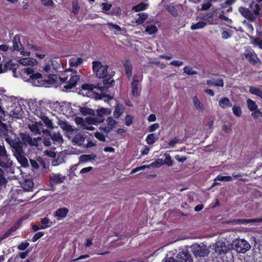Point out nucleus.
I'll use <instances>...</instances> for the list:
<instances>
[{"mask_svg": "<svg viewBox=\"0 0 262 262\" xmlns=\"http://www.w3.org/2000/svg\"><path fill=\"white\" fill-rule=\"evenodd\" d=\"M20 140L17 141V146L21 147L23 145H30L32 146H37L38 140L39 138H32L30 135L27 133H21L19 134Z\"/></svg>", "mask_w": 262, "mask_h": 262, "instance_id": "obj_7", "label": "nucleus"}, {"mask_svg": "<svg viewBox=\"0 0 262 262\" xmlns=\"http://www.w3.org/2000/svg\"><path fill=\"white\" fill-rule=\"evenodd\" d=\"M3 102H10L14 104V107L12 108L9 112V115L13 118H20L23 115V110L19 104L17 102V100L16 97L14 96L8 97L3 98Z\"/></svg>", "mask_w": 262, "mask_h": 262, "instance_id": "obj_3", "label": "nucleus"}, {"mask_svg": "<svg viewBox=\"0 0 262 262\" xmlns=\"http://www.w3.org/2000/svg\"><path fill=\"white\" fill-rule=\"evenodd\" d=\"M59 79L61 82L66 83V84L64 86V89L67 91L76 85L79 79V77L76 75H73L71 71L67 70L62 74L59 77Z\"/></svg>", "mask_w": 262, "mask_h": 262, "instance_id": "obj_2", "label": "nucleus"}, {"mask_svg": "<svg viewBox=\"0 0 262 262\" xmlns=\"http://www.w3.org/2000/svg\"><path fill=\"white\" fill-rule=\"evenodd\" d=\"M9 155L7 153L6 150L4 146L0 145V158H2L3 159L6 158L7 156Z\"/></svg>", "mask_w": 262, "mask_h": 262, "instance_id": "obj_55", "label": "nucleus"}, {"mask_svg": "<svg viewBox=\"0 0 262 262\" xmlns=\"http://www.w3.org/2000/svg\"><path fill=\"white\" fill-rule=\"evenodd\" d=\"M124 107L122 105L118 104L116 105L114 113V116L115 118H118L123 113Z\"/></svg>", "mask_w": 262, "mask_h": 262, "instance_id": "obj_37", "label": "nucleus"}, {"mask_svg": "<svg viewBox=\"0 0 262 262\" xmlns=\"http://www.w3.org/2000/svg\"><path fill=\"white\" fill-rule=\"evenodd\" d=\"M92 64L93 71L97 77L101 78L106 76L107 73L106 66L102 65L101 62L98 61H93Z\"/></svg>", "mask_w": 262, "mask_h": 262, "instance_id": "obj_8", "label": "nucleus"}, {"mask_svg": "<svg viewBox=\"0 0 262 262\" xmlns=\"http://www.w3.org/2000/svg\"><path fill=\"white\" fill-rule=\"evenodd\" d=\"M93 117H86L85 120L80 118H76L75 121L76 123L81 124L83 128L88 130H92L94 129V127L92 126L93 124H96L97 123H93L91 122L90 119Z\"/></svg>", "mask_w": 262, "mask_h": 262, "instance_id": "obj_13", "label": "nucleus"}, {"mask_svg": "<svg viewBox=\"0 0 262 262\" xmlns=\"http://www.w3.org/2000/svg\"><path fill=\"white\" fill-rule=\"evenodd\" d=\"M142 79V75L140 74L139 75H135L133 79V81L131 84L138 85L140 81Z\"/></svg>", "mask_w": 262, "mask_h": 262, "instance_id": "obj_53", "label": "nucleus"}, {"mask_svg": "<svg viewBox=\"0 0 262 262\" xmlns=\"http://www.w3.org/2000/svg\"><path fill=\"white\" fill-rule=\"evenodd\" d=\"M101 5L102 6V10L103 12H106V11H109L112 7V4L105 3H102Z\"/></svg>", "mask_w": 262, "mask_h": 262, "instance_id": "obj_58", "label": "nucleus"}, {"mask_svg": "<svg viewBox=\"0 0 262 262\" xmlns=\"http://www.w3.org/2000/svg\"><path fill=\"white\" fill-rule=\"evenodd\" d=\"M166 9L173 16H177L178 12L175 7L172 5H169L167 6Z\"/></svg>", "mask_w": 262, "mask_h": 262, "instance_id": "obj_49", "label": "nucleus"}, {"mask_svg": "<svg viewBox=\"0 0 262 262\" xmlns=\"http://www.w3.org/2000/svg\"><path fill=\"white\" fill-rule=\"evenodd\" d=\"M20 77L24 81L31 83L34 86H41L43 85L42 75L38 72L35 73L32 68H26L21 70Z\"/></svg>", "mask_w": 262, "mask_h": 262, "instance_id": "obj_1", "label": "nucleus"}, {"mask_svg": "<svg viewBox=\"0 0 262 262\" xmlns=\"http://www.w3.org/2000/svg\"><path fill=\"white\" fill-rule=\"evenodd\" d=\"M66 179V177L60 173H52L50 176V182L55 185L62 183Z\"/></svg>", "mask_w": 262, "mask_h": 262, "instance_id": "obj_17", "label": "nucleus"}, {"mask_svg": "<svg viewBox=\"0 0 262 262\" xmlns=\"http://www.w3.org/2000/svg\"><path fill=\"white\" fill-rule=\"evenodd\" d=\"M68 212L69 210L66 208H59L55 212L54 216L57 217L58 220H60L65 217Z\"/></svg>", "mask_w": 262, "mask_h": 262, "instance_id": "obj_22", "label": "nucleus"}, {"mask_svg": "<svg viewBox=\"0 0 262 262\" xmlns=\"http://www.w3.org/2000/svg\"><path fill=\"white\" fill-rule=\"evenodd\" d=\"M131 88L132 94L135 96H138L139 95L138 85L131 84Z\"/></svg>", "mask_w": 262, "mask_h": 262, "instance_id": "obj_56", "label": "nucleus"}, {"mask_svg": "<svg viewBox=\"0 0 262 262\" xmlns=\"http://www.w3.org/2000/svg\"><path fill=\"white\" fill-rule=\"evenodd\" d=\"M251 8L252 11L245 7H241L238 8V11L244 17L253 21L255 20L256 16L259 14L260 8L258 4H255L253 6H251Z\"/></svg>", "mask_w": 262, "mask_h": 262, "instance_id": "obj_4", "label": "nucleus"}, {"mask_svg": "<svg viewBox=\"0 0 262 262\" xmlns=\"http://www.w3.org/2000/svg\"><path fill=\"white\" fill-rule=\"evenodd\" d=\"M249 92L250 94L256 95L262 99V89L253 86H249Z\"/></svg>", "mask_w": 262, "mask_h": 262, "instance_id": "obj_26", "label": "nucleus"}, {"mask_svg": "<svg viewBox=\"0 0 262 262\" xmlns=\"http://www.w3.org/2000/svg\"><path fill=\"white\" fill-rule=\"evenodd\" d=\"M262 221L261 219H238L235 220L234 223L246 224L251 222H260Z\"/></svg>", "mask_w": 262, "mask_h": 262, "instance_id": "obj_40", "label": "nucleus"}, {"mask_svg": "<svg viewBox=\"0 0 262 262\" xmlns=\"http://www.w3.org/2000/svg\"><path fill=\"white\" fill-rule=\"evenodd\" d=\"M42 126L41 123L37 122L28 125L29 128L34 134H40L41 132Z\"/></svg>", "mask_w": 262, "mask_h": 262, "instance_id": "obj_19", "label": "nucleus"}, {"mask_svg": "<svg viewBox=\"0 0 262 262\" xmlns=\"http://www.w3.org/2000/svg\"><path fill=\"white\" fill-rule=\"evenodd\" d=\"M245 58L249 60V61L253 64L256 63L258 61V58L254 51L252 49H248L245 50L244 53Z\"/></svg>", "mask_w": 262, "mask_h": 262, "instance_id": "obj_15", "label": "nucleus"}, {"mask_svg": "<svg viewBox=\"0 0 262 262\" xmlns=\"http://www.w3.org/2000/svg\"><path fill=\"white\" fill-rule=\"evenodd\" d=\"M52 68V67L51 62L49 61L48 62L45 63L43 66V70L46 72H51Z\"/></svg>", "mask_w": 262, "mask_h": 262, "instance_id": "obj_59", "label": "nucleus"}, {"mask_svg": "<svg viewBox=\"0 0 262 262\" xmlns=\"http://www.w3.org/2000/svg\"><path fill=\"white\" fill-rule=\"evenodd\" d=\"M192 102L195 108L201 111H203L204 110V105L201 102L196 96H193L192 97Z\"/></svg>", "mask_w": 262, "mask_h": 262, "instance_id": "obj_28", "label": "nucleus"}, {"mask_svg": "<svg viewBox=\"0 0 262 262\" xmlns=\"http://www.w3.org/2000/svg\"><path fill=\"white\" fill-rule=\"evenodd\" d=\"M95 137L101 141H104L105 140V136L99 132H96L95 134Z\"/></svg>", "mask_w": 262, "mask_h": 262, "instance_id": "obj_62", "label": "nucleus"}, {"mask_svg": "<svg viewBox=\"0 0 262 262\" xmlns=\"http://www.w3.org/2000/svg\"><path fill=\"white\" fill-rule=\"evenodd\" d=\"M214 252L218 255L225 254L230 249V245H226L225 244L221 241L216 242L213 245Z\"/></svg>", "mask_w": 262, "mask_h": 262, "instance_id": "obj_11", "label": "nucleus"}, {"mask_svg": "<svg viewBox=\"0 0 262 262\" xmlns=\"http://www.w3.org/2000/svg\"><path fill=\"white\" fill-rule=\"evenodd\" d=\"M191 250L196 257H204L207 255L208 251L204 245L194 244L191 246Z\"/></svg>", "mask_w": 262, "mask_h": 262, "instance_id": "obj_10", "label": "nucleus"}, {"mask_svg": "<svg viewBox=\"0 0 262 262\" xmlns=\"http://www.w3.org/2000/svg\"><path fill=\"white\" fill-rule=\"evenodd\" d=\"M17 61L24 66H33L37 63L36 59L30 57L20 58L17 60Z\"/></svg>", "mask_w": 262, "mask_h": 262, "instance_id": "obj_18", "label": "nucleus"}, {"mask_svg": "<svg viewBox=\"0 0 262 262\" xmlns=\"http://www.w3.org/2000/svg\"><path fill=\"white\" fill-rule=\"evenodd\" d=\"M179 262H192L191 256L187 252H180L176 257Z\"/></svg>", "mask_w": 262, "mask_h": 262, "instance_id": "obj_16", "label": "nucleus"}, {"mask_svg": "<svg viewBox=\"0 0 262 262\" xmlns=\"http://www.w3.org/2000/svg\"><path fill=\"white\" fill-rule=\"evenodd\" d=\"M52 68L57 70L60 68L61 62L58 58H52L50 60Z\"/></svg>", "mask_w": 262, "mask_h": 262, "instance_id": "obj_36", "label": "nucleus"}, {"mask_svg": "<svg viewBox=\"0 0 262 262\" xmlns=\"http://www.w3.org/2000/svg\"><path fill=\"white\" fill-rule=\"evenodd\" d=\"M33 186L34 183L31 180H26L23 184V188L27 191H32Z\"/></svg>", "mask_w": 262, "mask_h": 262, "instance_id": "obj_34", "label": "nucleus"}, {"mask_svg": "<svg viewBox=\"0 0 262 262\" xmlns=\"http://www.w3.org/2000/svg\"><path fill=\"white\" fill-rule=\"evenodd\" d=\"M165 160L163 161V165H166L168 166H172L173 165V161L171 159V156L167 154H165Z\"/></svg>", "mask_w": 262, "mask_h": 262, "instance_id": "obj_46", "label": "nucleus"}, {"mask_svg": "<svg viewBox=\"0 0 262 262\" xmlns=\"http://www.w3.org/2000/svg\"><path fill=\"white\" fill-rule=\"evenodd\" d=\"M219 105L223 109H226L232 106L230 100L227 97L221 98L219 101Z\"/></svg>", "mask_w": 262, "mask_h": 262, "instance_id": "obj_21", "label": "nucleus"}, {"mask_svg": "<svg viewBox=\"0 0 262 262\" xmlns=\"http://www.w3.org/2000/svg\"><path fill=\"white\" fill-rule=\"evenodd\" d=\"M149 7V4L146 3L142 2L136 6H134L132 8V11L134 12H140L146 10Z\"/></svg>", "mask_w": 262, "mask_h": 262, "instance_id": "obj_24", "label": "nucleus"}, {"mask_svg": "<svg viewBox=\"0 0 262 262\" xmlns=\"http://www.w3.org/2000/svg\"><path fill=\"white\" fill-rule=\"evenodd\" d=\"M226 181L229 182L232 180V178L231 176H224L222 175H219L215 179V181Z\"/></svg>", "mask_w": 262, "mask_h": 262, "instance_id": "obj_47", "label": "nucleus"}, {"mask_svg": "<svg viewBox=\"0 0 262 262\" xmlns=\"http://www.w3.org/2000/svg\"><path fill=\"white\" fill-rule=\"evenodd\" d=\"M169 64L177 67H179L183 64V62L180 60H173L169 63Z\"/></svg>", "mask_w": 262, "mask_h": 262, "instance_id": "obj_61", "label": "nucleus"}, {"mask_svg": "<svg viewBox=\"0 0 262 262\" xmlns=\"http://www.w3.org/2000/svg\"><path fill=\"white\" fill-rule=\"evenodd\" d=\"M5 135V141L12 147H15L17 146V141H16L14 138V137L9 136L8 135L6 136Z\"/></svg>", "mask_w": 262, "mask_h": 262, "instance_id": "obj_39", "label": "nucleus"}, {"mask_svg": "<svg viewBox=\"0 0 262 262\" xmlns=\"http://www.w3.org/2000/svg\"><path fill=\"white\" fill-rule=\"evenodd\" d=\"M44 235L43 232H38L35 233L32 237V241L33 242H36L38 239L41 238Z\"/></svg>", "mask_w": 262, "mask_h": 262, "instance_id": "obj_57", "label": "nucleus"}, {"mask_svg": "<svg viewBox=\"0 0 262 262\" xmlns=\"http://www.w3.org/2000/svg\"><path fill=\"white\" fill-rule=\"evenodd\" d=\"M80 9V6L77 1L72 3V11L75 14L78 13Z\"/></svg>", "mask_w": 262, "mask_h": 262, "instance_id": "obj_51", "label": "nucleus"}, {"mask_svg": "<svg viewBox=\"0 0 262 262\" xmlns=\"http://www.w3.org/2000/svg\"><path fill=\"white\" fill-rule=\"evenodd\" d=\"M163 165V160L162 159H158L151 164L147 165H143L134 169L132 173H135L138 171L144 170L146 168H159Z\"/></svg>", "mask_w": 262, "mask_h": 262, "instance_id": "obj_12", "label": "nucleus"}, {"mask_svg": "<svg viewBox=\"0 0 262 262\" xmlns=\"http://www.w3.org/2000/svg\"><path fill=\"white\" fill-rule=\"evenodd\" d=\"M159 138L158 135L156 134H149L146 138V141L149 145L153 144Z\"/></svg>", "mask_w": 262, "mask_h": 262, "instance_id": "obj_33", "label": "nucleus"}, {"mask_svg": "<svg viewBox=\"0 0 262 262\" xmlns=\"http://www.w3.org/2000/svg\"><path fill=\"white\" fill-rule=\"evenodd\" d=\"M10 156H7V159L0 158V166L2 167L10 168L13 164L12 161L10 158Z\"/></svg>", "mask_w": 262, "mask_h": 262, "instance_id": "obj_25", "label": "nucleus"}, {"mask_svg": "<svg viewBox=\"0 0 262 262\" xmlns=\"http://www.w3.org/2000/svg\"><path fill=\"white\" fill-rule=\"evenodd\" d=\"M124 66L125 68V71L126 74L128 75L129 77H130L132 75V66L130 62L129 61H126L124 64Z\"/></svg>", "mask_w": 262, "mask_h": 262, "instance_id": "obj_45", "label": "nucleus"}, {"mask_svg": "<svg viewBox=\"0 0 262 262\" xmlns=\"http://www.w3.org/2000/svg\"><path fill=\"white\" fill-rule=\"evenodd\" d=\"M207 25L205 21H199L195 24H193L191 26V29L192 30L202 29L206 26Z\"/></svg>", "mask_w": 262, "mask_h": 262, "instance_id": "obj_41", "label": "nucleus"}, {"mask_svg": "<svg viewBox=\"0 0 262 262\" xmlns=\"http://www.w3.org/2000/svg\"><path fill=\"white\" fill-rule=\"evenodd\" d=\"M252 112H253L251 115L254 118H258L261 117L262 114L258 109Z\"/></svg>", "mask_w": 262, "mask_h": 262, "instance_id": "obj_63", "label": "nucleus"}, {"mask_svg": "<svg viewBox=\"0 0 262 262\" xmlns=\"http://www.w3.org/2000/svg\"><path fill=\"white\" fill-rule=\"evenodd\" d=\"M19 36L18 35H15L13 40V48L14 50L19 51L23 47L20 41Z\"/></svg>", "mask_w": 262, "mask_h": 262, "instance_id": "obj_29", "label": "nucleus"}, {"mask_svg": "<svg viewBox=\"0 0 262 262\" xmlns=\"http://www.w3.org/2000/svg\"><path fill=\"white\" fill-rule=\"evenodd\" d=\"M96 155L94 154L82 155L79 158V163L88 162L94 160L96 158Z\"/></svg>", "mask_w": 262, "mask_h": 262, "instance_id": "obj_30", "label": "nucleus"}, {"mask_svg": "<svg viewBox=\"0 0 262 262\" xmlns=\"http://www.w3.org/2000/svg\"><path fill=\"white\" fill-rule=\"evenodd\" d=\"M106 125L101 126L100 129L104 132L108 133L115 127L117 121L113 118L108 117L106 120Z\"/></svg>", "mask_w": 262, "mask_h": 262, "instance_id": "obj_14", "label": "nucleus"}, {"mask_svg": "<svg viewBox=\"0 0 262 262\" xmlns=\"http://www.w3.org/2000/svg\"><path fill=\"white\" fill-rule=\"evenodd\" d=\"M98 117H93L90 120L93 123H98L102 122L104 119V116L110 115L112 113V110L108 108H103L98 109L96 111Z\"/></svg>", "mask_w": 262, "mask_h": 262, "instance_id": "obj_9", "label": "nucleus"}, {"mask_svg": "<svg viewBox=\"0 0 262 262\" xmlns=\"http://www.w3.org/2000/svg\"><path fill=\"white\" fill-rule=\"evenodd\" d=\"M40 222L41 226H40V229H44L50 226V225H49V220L47 217L42 218Z\"/></svg>", "mask_w": 262, "mask_h": 262, "instance_id": "obj_50", "label": "nucleus"}, {"mask_svg": "<svg viewBox=\"0 0 262 262\" xmlns=\"http://www.w3.org/2000/svg\"><path fill=\"white\" fill-rule=\"evenodd\" d=\"M84 141V138L81 134L76 135L72 139V142L78 146L82 145Z\"/></svg>", "mask_w": 262, "mask_h": 262, "instance_id": "obj_27", "label": "nucleus"}, {"mask_svg": "<svg viewBox=\"0 0 262 262\" xmlns=\"http://www.w3.org/2000/svg\"><path fill=\"white\" fill-rule=\"evenodd\" d=\"M51 137L52 140L58 144H60L62 142L63 139L60 134L57 132H53L51 135Z\"/></svg>", "mask_w": 262, "mask_h": 262, "instance_id": "obj_31", "label": "nucleus"}, {"mask_svg": "<svg viewBox=\"0 0 262 262\" xmlns=\"http://www.w3.org/2000/svg\"><path fill=\"white\" fill-rule=\"evenodd\" d=\"M83 60L81 58H72L70 60V65L71 67H77L82 63Z\"/></svg>", "mask_w": 262, "mask_h": 262, "instance_id": "obj_42", "label": "nucleus"}, {"mask_svg": "<svg viewBox=\"0 0 262 262\" xmlns=\"http://www.w3.org/2000/svg\"><path fill=\"white\" fill-rule=\"evenodd\" d=\"M135 18V23L138 25H142L148 18V14L146 13L141 12L137 14Z\"/></svg>", "mask_w": 262, "mask_h": 262, "instance_id": "obj_23", "label": "nucleus"}, {"mask_svg": "<svg viewBox=\"0 0 262 262\" xmlns=\"http://www.w3.org/2000/svg\"><path fill=\"white\" fill-rule=\"evenodd\" d=\"M206 84L221 87L224 86L223 80L222 79L208 80L206 81Z\"/></svg>", "mask_w": 262, "mask_h": 262, "instance_id": "obj_32", "label": "nucleus"}, {"mask_svg": "<svg viewBox=\"0 0 262 262\" xmlns=\"http://www.w3.org/2000/svg\"><path fill=\"white\" fill-rule=\"evenodd\" d=\"M253 43L255 46H257L260 48L262 49V40L259 39H255L253 40Z\"/></svg>", "mask_w": 262, "mask_h": 262, "instance_id": "obj_64", "label": "nucleus"}, {"mask_svg": "<svg viewBox=\"0 0 262 262\" xmlns=\"http://www.w3.org/2000/svg\"><path fill=\"white\" fill-rule=\"evenodd\" d=\"M79 110L83 115H91L94 116L95 115V112L88 107H80Z\"/></svg>", "mask_w": 262, "mask_h": 262, "instance_id": "obj_43", "label": "nucleus"}, {"mask_svg": "<svg viewBox=\"0 0 262 262\" xmlns=\"http://www.w3.org/2000/svg\"><path fill=\"white\" fill-rule=\"evenodd\" d=\"M248 108L250 111H255L257 110L258 106L255 102L250 99L247 100Z\"/></svg>", "mask_w": 262, "mask_h": 262, "instance_id": "obj_38", "label": "nucleus"}, {"mask_svg": "<svg viewBox=\"0 0 262 262\" xmlns=\"http://www.w3.org/2000/svg\"><path fill=\"white\" fill-rule=\"evenodd\" d=\"M23 220V219H20L17 223H15L13 226L3 235V238H6L11 235L12 232L15 231L19 228Z\"/></svg>", "mask_w": 262, "mask_h": 262, "instance_id": "obj_20", "label": "nucleus"}, {"mask_svg": "<svg viewBox=\"0 0 262 262\" xmlns=\"http://www.w3.org/2000/svg\"><path fill=\"white\" fill-rule=\"evenodd\" d=\"M145 32L149 35H152L158 32V28L155 25H148L146 27Z\"/></svg>", "mask_w": 262, "mask_h": 262, "instance_id": "obj_35", "label": "nucleus"}, {"mask_svg": "<svg viewBox=\"0 0 262 262\" xmlns=\"http://www.w3.org/2000/svg\"><path fill=\"white\" fill-rule=\"evenodd\" d=\"M54 105L56 108H58L56 110L57 112L63 114L67 117L74 116L76 114L75 110L71 107V104L69 102H56Z\"/></svg>", "mask_w": 262, "mask_h": 262, "instance_id": "obj_6", "label": "nucleus"}, {"mask_svg": "<svg viewBox=\"0 0 262 262\" xmlns=\"http://www.w3.org/2000/svg\"><path fill=\"white\" fill-rule=\"evenodd\" d=\"M4 66L6 72L8 70H12L15 68V65L12 62V61L10 60L7 62Z\"/></svg>", "mask_w": 262, "mask_h": 262, "instance_id": "obj_52", "label": "nucleus"}, {"mask_svg": "<svg viewBox=\"0 0 262 262\" xmlns=\"http://www.w3.org/2000/svg\"><path fill=\"white\" fill-rule=\"evenodd\" d=\"M29 246V243L28 242H25L21 243L20 245L18 246V249L19 250H25L28 246Z\"/></svg>", "mask_w": 262, "mask_h": 262, "instance_id": "obj_60", "label": "nucleus"}, {"mask_svg": "<svg viewBox=\"0 0 262 262\" xmlns=\"http://www.w3.org/2000/svg\"><path fill=\"white\" fill-rule=\"evenodd\" d=\"M183 70L184 72L188 75H195L197 74V72L193 70L190 66H185Z\"/></svg>", "mask_w": 262, "mask_h": 262, "instance_id": "obj_48", "label": "nucleus"}, {"mask_svg": "<svg viewBox=\"0 0 262 262\" xmlns=\"http://www.w3.org/2000/svg\"><path fill=\"white\" fill-rule=\"evenodd\" d=\"M106 25L111 30L115 29L117 32H120L122 31L121 28L118 25L114 24L112 23H107Z\"/></svg>", "mask_w": 262, "mask_h": 262, "instance_id": "obj_54", "label": "nucleus"}, {"mask_svg": "<svg viewBox=\"0 0 262 262\" xmlns=\"http://www.w3.org/2000/svg\"><path fill=\"white\" fill-rule=\"evenodd\" d=\"M232 110L233 114L235 116L239 117L241 116L242 111L241 107L239 106L234 105L232 106Z\"/></svg>", "mask_w": 262, "mask_h": 262, "instance_id": "obj_44", "label": "nucleus"}, {"mask_svg": "<svg viewBox=\"0 0 262 262\" xmlns=\"http://www.w3.org/2000/svg\"><path fill=\"white\" fill-rule=\"evenodd\" d=\"M230 247L237 253H245L250 249L251 246L244 239H235L232 241Z\"/></svg>", "mask_w": 262, "mask_h": 262, "instance_id": "obj_5", "label": "nucleus"}]
</instances>
